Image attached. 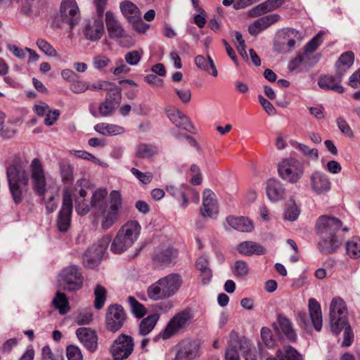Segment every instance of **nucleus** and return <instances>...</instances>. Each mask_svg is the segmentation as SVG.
Instances as JSON below:
<instances>
[{
    "label": "nucleus",
    "instance_id": "f257e3e1",
    "mask_svg": "<svg viewBox=\"0 0 360 360\" xmlns=\"http://www.w3.org/2000/svg\"><path fill=\"white\" fill-rule=\"evenodd\" d=\"M6 177L13 201L20 203L28 191V173L21 166L12 165L7 167Z\"/></svg>",
    "mask_w": 360,
    "mask_h": 360
},
{
    "label": "nucleus",
    "instance_id": "f03ea898",
    "mask_svg": "<svg viewBox=\"0 0 360 360\" xmlns=\"http://www.w3.org/2000/svg\"><path fill=\"white\" fill-rule=\"evenodd\" d=\"M181 283L179 274H169L149 286L147 290L148 296L155 301L170 297L178 291Z\"/></svg>",
    "mask_w": 360,
    "mask_h": 360
},
{
    "label": "nucleus",
    "instance_id": "7ed1b4c3",
    "mask_svg": "<svg viewBox=\"0 0 360 360\" xmlns=\"http://www.w3.org/2000/svg\"><path fill=\"white\" fill-rule=\"evenodd\" d=\"M140 231L141 226L136 221L127 222L112 240L111 251L115 254H120L127 250L137 240Z\"/></svg>",
    "mask_w": 360,
    "mask_h": 360
},
{
    "label": "nucleus",
    "instance_id": "20e7f679",
    "mask_svg": "<svg viewBox=\"0 0 360 360\" xmlns=\"http://www.w3.org/2000/svg\"><path fill=\"white\" fill-rule=\"evenodd\" d=\"M110 206L100 207L97 212V218L103 229H108L117 221L118 211L122 207L121 194L117 191L110 193Z\"/></svg>",
    "mask_w": 360,
    "mask_h": 360
},
{
    "label": "nucleus",
    "instance_id": "39448f33",
    "mask_svg": "<svg viewBox=\"0 0 360 360\" xmlns=\"http://www.w3.org/2000/svg\"><path fill=\"white\" fill-rule=\"evenodd\" d=\"M278 172L281 178L290 184L297 183L304 173V164L293 158L283 159L278 165Z\"/></svg>",
    "mask_w": 360,
    "mask_h": 360
},
{
    "label": "nucleus",
    "instance_id": "423d86ee",
    "mask_svg": "<svg viewBox=\"0 0 360 360\" xmlns=\"http://www.w3.org/2000/svg\"><path fill=\"white\" fill-rule=\"evenodd\" d=\"M107 1L108 0H94L98 18L86 22L83 29L84 35L87 39L91 41H98L101 38L103 34L104 26L102 16Z\"/></svg>",
    "mask_w": 360,
    "mask_h": 360
},
{
    "label": "nucleus",
    "instance_id": "0eeeda50",
    "mask_svg": "<svg viewBox=\"0 0 360 360\" xmlns=\"http://www.w3.org/2000/svg\"><path fill=\"white\" fill-rule=\"evenodd\" d=\"M347 314L346 304L342 298L336 297L332 299L330 304V325L334 334H339L346 326L345 318Z\"/></svg>",
    "mask_w": 360,
    "mask_h": 360
},
{
    "label": "nucleus",
    "instance_id": "6e6552de",
    "mask_svg": "<svg viewBox=\"0 0 360 360\" xmlns=\"http://www.w3.org/2000/svg\"><path fill=\"white\" fill-rule=\"evenodd\" d=\"M29 171L33 191L38 195L44 196L47 191V182L41 161L34 158L29 165Z\"/></svg>",
    "mask_w": 360,
    "mask_h": 360
},
{
    "label": "nucleus",
    "instance_id": "1a4fd4ad",
    "mask_svg": "<svg viewBox=\"0 0 360 360\" xmlns=\"http://www.w3.org/2000/svg\"><path fill=\"white\" fill-rule=\"evenodd\" d=\"M110 241L111 237L106 235L98 243L93 244L89 248L83 256L84 265L89 269L96 266L102 259Z\"/></svg>",
    "mask_w": 360,
    "mask_h": 360
},
{
    "label": "nucleus",
    "instance_id": "9d476101",
    "mask_svg": "<svg viewBox=\"0 0 360 360\" xmlns=\"http://www.w3.org/2000/svg\"><path fill=\"white\" fill-rule=\"evenodd\" d=\"M58 282L62 289L68 291L79 290L83 283L79 269L75 266L65 268L59 274Z\"/></svg>",
    "mask_w": 360,
    "mask_h": 360
},
{
    "label": "nucleus",
    "instance_id": "9b49d317",
    "mask_svg": "<svg viewBox=\"0 0 360 360\" xmlns=\"http://www.w3.org/2000/svg\"><path fill=\"white\" fill-rule=\"evenodd\" d=\"M192 318L191 311L188 310H184L176 314L169 321L162 332V338L168 339L188 326L191 323Z\"/></svg>",
    "mask_w": 360,
    "mask_h": 360
},
{
    "label": "nucleus",
    "instance_id": "f8f14e48",
    "mask_svg": "<svg viewBox=\"0 0 360 360\" xmlns=\"http://www.w3.org/2000/svg\"><path fill=\"white\" fill-rule=\"evenodd\" d=\"M72 212V194L69 189H65L63 195V205L58 214L57 226L60 231H66L71 221Z\"/></svg>",
    "mask_w": 360,
    "mask_h": 360
},
{
    "label": "nucleus",
    "instance_id": "ddd939ff",
    "mask_svg": "<svg viewBox=\"0 0 360 360\" xmlns=\"http://www.w3.org/2000/svg\"><path fill=\"white\" fill-rule=\"evenodd\" d=\"M127 319L126 313L121 305L112 304L108 307L105 325L108 330L115 333L123 326Z\"/></svg>",
    "mask_w": 360,
    "mask_h": 360
},
{
    "label": "nucleus",
    "instance_id": "4468645a",
    "mask_svg": "<svg viewBox=\"0 0 360 360\" xmlns=\"http://www.w3.org/2000/svg\"><path fill=\"white\" fill-rule=\"evenodd\" d=\"M133 338L124 334L120 335L113 342L110 352L115 359H127L134 350Z\"/></svg>",
    "mask_w": 360,
    "mask_h": 360
},
{
    "label": "nucleus",
    "instance_id": "2eb2a0df",
    "mask_svg": "<svg viewBox=\"0 0 360 360\" xmlns=\"http://www.w3.org/2000/svg\"><path fill=\"white\" fill-rule=\"evenodd\" d=\"M176 348L174 360H194L199 356L200 345L197 340L186 339Z\"/></svg>",
    "mask_w": 360,
    "mask_h": 360
},
{
    "label": "nucleus",
    "instance_id": "dca6fc26",
    "mask_svg": "<svg viewBox=\"0 0 360 360\" xmlns=\"http://www.w3.org/2000/svg\"><path fill=\"white\" fill-rule=\"evenodd\" d=\"M62 21L70 25L72 28L78 23L80 13L75 0H62L60 8Z\"/></svg>",
    "mask_w": 360,
    "mask_h": 360
},
{
    "label": "nucleus",
    "instance_id": "f3484780",
    "mask_svg": "<svg viewBox=\"0 0 360 360\" xmlns=\"http://www.w3.org/2000/svg\"><path fill=\"white\" fill-rule=\"evenodd\" d=\"M342 221L334 217L323 215L316 221V230L320 236H335Z\"/></svg>",
    "mask_w": 360,
    "mask_h": 360
},
{
    "label": "nucleus",
    "instance_id": "a211bd4d",
    "mask_svg": "<svg viewBox=\"0 0 360 360\" xmlns=\"http://www.w3.org/2000/svg\"><path fill=\"white\" fill-rule=\"evenodd\" d=\"M311 191L316 195H323L330 191L331 184L326 174L321 172H314L310 176Z\"/></svg>",
    "mask_w": 360,
    "mask_h": 360
},
{
    "label": "nucleus",
    "instance_id": "6ab92c4d",
    "mask_svg": "<svg viewBox=\"0 0 360 360\" xmlns=\"http://www.w3.org/2000/svg\"><path fill=\"white\" fill-rule=\"evenodd\" d=\"M105 25L108 35L112 39H120L127 37L125 30L115 15L110 11L105 13Z\"/></svg>",
    "mask_w": 360,
    "mask_h": 360
},
{
    "label": "nucleus",
    "instance_id": "aec40b11",
    "mask_svg": "<svg viewBox=\"0 0 360 360\" xmlns=\"http://www.w3.org/2000/svg\"><path fill=\"white\" fill-rule=\"evenodd\" d=\"M76 335L81 343L91 352L97 349L98 338L95 331L89 328H79L76 330Z\"/></svg>",
    "mask_w": 360,
    "mask_h": 360
},
{
    "label": "nucleus",
    "instance_id": "412c9836",
    "mask_svg": "<svg viewBox=\"0 0 360 360\" xmlns=\"http://www.w3.org/2000/svg\"><path fill=\"white\" fill-rule=\"evenodd\" d=\"M281 18L278 14H271L261 17L249 25V33L252 36L257 35L260 32L266 29Z\"/></svg>",
    "mask_w": 360,
    "mask_h": 360
},
{
    "label": "nucleus",
    "instance_id": "4be33fe9",
    "mask_svg": "<svg viewBox=\"0 0 360 360\" xmlns=\"http://www.w3.org/2000/svg\"><path fill=\"white\" fill-rule=\"evenodd\" d=\"M218 212V207L215 194L209 189L205 190L203 193L202 208L201 214L202 216L214 217Z\"/></svg>",
    "mask_w": 360,
    "mask_h": 360
},
{
    "label": "nucleus",
    "instance_id": "5701e85b",
    "mask_svg": "<svg viewBox=\"0 0 360 360\" xmlns=\"http://www.w3.org/2000/svg\"><path fill=\"white\" fill-rule=\"evenodd\" d=\"M176 256V251L169 245H161L155 253L153 259L160 266H167Z\"/></svg>",
    "mask_w": 360,
    "mask_h": 360
},
{
    "label": "nucleus",
    "instance_id": "b1692460",
    "mask_svg": "<svg viewBox=\"0 0 360 360\" xmlns=\"http://www.w3.org/2000/svg\"><path fill=\"white\" fill-rule=\"evenodd\" d=\"M342 75V73L338 72L336 77L330 75L321 77L318 80V85L323 89H330L341 94L344 91V88L340 84Z\"/></svg>",
    "mask_w": 360,
    "mask_h": 360
},
{
    "label": "nucleus",
    "instance_id": "393cba45",
    "mask_svg": "<svg viewBox=\"0 0 360 360\" xmlns=\"http://www.w3.org/2000/svg\"><path fill=\"white\" fill-rule=\"evenodd\" d=\"M167 115L170 121L179 129L191 131L193 127L189 119L176 108L167 110Z\"/></svg>",
    "mask_w": 360,
    "mask_h": 360
},
{
    "label": "nucleus",
    "instance_id": "a878e982",
    "mask_svg": "<svg viewBox=\"0 0 360 360\" xmlns=\"http://www.w3.org/2000/svg\"><path fill=\"white\" fill-rule=\"evenodd\" d=\"M284 0H267L252 8L249 11V15L252 18L264 15L281 7Z\"/></svg>",
    "mask_w": 360,
    "mask_h": 360
},
{
    "label": "nucleus",
    "instance_id": "bb28decb",
    "mask_svg": "<svg viewBox=\"0 0 360 360\" xmlns=\"http://www.w3.org/2000/svg\"><path fill=\"white\" fill-rule=\"evenodd\" d=\"M226 222L230 227L240 232H251L254 228L252 222L244 217L229 216Z\"/></svg>",
    "mask_w": 360,
    "mask_h": 360
},
{
    "label": "nucleus",
    "instance_id": "cd10ccee",
    "mask_svg": "<svg viewBox=\"0 0 360 360\" xmlns=\"http://www.w3.org/2000/svg\"><path fill=\"white\" fill-rule=\"evenodd\" d=\"M309 311L311 322L316 330L319 331L322 328V313L319 302L314 298L309 300Z\"/></svg>",
    "mask_w": 360,
    "mask_h": 360
},
{
    "label": "nucleus",
    "instance_id": "c85d7f7f",
    "mask_svg": "<svg viewBox=\"0 0 360 360\" xmlns=\"http://www.w3.org/2000/svg\"><path fill=\"white\" fill-rule=\"evenodd\" d=\"M266 193L270 200L278 201L284 196L285 188L280 181L269 179L267 182Z\"/></svg>",
    "mask_w": 360,
    "mask_h": 360
},
{
    "label": "nucleus",
    "instance_id": "c756f323",
    "mask_svg": "<svg viewBox=\"0 0 360 360\" xmlns=\"http://www.w3.org/2000/svg\"><path fill=\"white\" fill-rule=\"evenodd\" d=\"M238 251L246 256L252 255H262L266 253V249L260 244L254 241H245L237 246Z\"/></svg>",
    "mask_w": 360,
    "mask_h": 360
},
{
    "label": "nucleus",
    "instance_id": "7c9ffc66",
    "mask_svg": "<svg viewBox=\"0 0 360 360\" xmlns=\"http://www.w3.org/2000/svg\"><path fill=\"white\" fill-rule=\"evenodd\" d=\"M303 360L302 355L292 347L285 346L278 349L276 357H269L266 360Z\"/></svg>",
    "mask_w": 360,
    "mask_h": 360
},
{
    "label": "nucleus",
    "instance_id": "2f4dec72",
    "mask_svg": "<svg viewBox=\"0 0 360 360\" xmlns=\"http://www.w3.org/2000/svg\"><path fill=\"white\" fill-rule=\"evenodd\" d=\"M94 129L103 136H116L124 133L123 127L114 124L99 123L95 125Z\"/></svg>",
    "mask_w": 360,
    "mask_h": 360
},
{
    "label": "nucleus",
    "instance_id": "473e14b6",
    "mask_svg": "<svg viewBox=\"0 0 360 360\" xmlns=\"http://www.w3.org/2000/svg\"><path fill=\"white\" fill-rule=\"evenodd\" d=\"M319 249L324 253H332L340 246L341 241L335 236H320Z\"/></svg>",
    "mask_w": 360,
    "mask_h": 360
},
{
    "label": "nucleus",
    "instance_id": "72a5a7b5",
    "mask_svg": "<svg viewBox=\"0 0 360 360\" xmlns=\"http://www.w3.org/2000/svg\"><path fill=\"white\" fill-rule=\"evenodd\" d=\"M195 63L198 68L205 72H209L214 77H217L218 75L217 70L214 63V61L207 56V58L203 56L198 55L195 58Z\"/></svg>",
    "mask_w": 360,
    "mask_h": 360
},
{
    "label": "nucleus",
    "instance_id": "f704fd0d",
    "mask_svg": "<svg viewBox=\"0 0 360 360\" xmlns=\"http://www.w3.org/2000/svg\"><path fill=\"white\" fill-rule=\"evenodd\" d=\"M120 9L129 22L135 19H139V17L141 15L139 8L134 4L129 1L122 2L120 4Z\"/></svg>",
    "mask_w": 360,
    "mask_h": 360
},
{
    "label": "nucleus",
    "instance_id": "c9c22d12",
    "mask_svg": "<svg viewBox=\"0 0 360 360\" xmlns=\"http://www.w3.org/2000/svg\"><path fill=\"white\" fill-rule=\"evenodd\" d=\"M278 328L285 335V336L290 340H295L296 338L295 332L292 328V323L285 316L279 314L278 316Z\"/></svg>",
    "mask_w": 360,
    "mask_h": 360
},
{
    "label": "nucleus",
    "instance_id": "e433bc0d",
    "mask_svg": "<svg viewBox=\"0 0 360 360\" xmlns=\"http://www.w3.org/2000/svg\"><path fill=\"white\" fill-rule=\"evenodd\" d=\"M159 317L158 314H153L142 319L139 323V334L145 336L150 333L157 324Z\"/></svg>",
    "mask_w": 360,
    "mask_h": 360
},
{
    "label": "nucleus",
    "instance_id": "4c0bfd02",
    "mask_svg": "<svg viewBox=\"0 0 360 360\" xmlns=\"http://www.w3.org/2000/svg\"><path fill=\"white\" fill-rule=\"evenodd\" d=\"M346 252L351 259L360 258V238L353 237L346 243Z\"/></svg>",
    "mask_w": 360,
    "mask_h": 360
},
{
    "label": "nucleus",
    "instance_id": "58836bf2",
    "mask_svg": "<svg viewBox=\"0 0 360 360\" xmlns=\"http://www.w3.org/2000/svg\"><path fill=\"white\" fill-rule=\"evenodd\" d=\"M158 148L151 144L141 143L136 150V156L139 158H150L158 153Z\"/></svg>",
    "mask_w": 360,
    "mask_h": 360
},
{
    "label": "nucleus",
    "instance_id": "ea45409f",
    "mask_svg": "<svg viewBox=\"0 0 360 360\" xmlns=\"http://www.w3.org/2000/svg\"><path fill=\"white\" fill-rule=\"evenodd\" d=\"M300 214V210L294 200L290 199L288 202L284 213V219L293 221L296 220Z\"/></svg>",
    "mask_w": 360,
    "mask_h": 360
},
{
    "label": "nucleus",
    "instance_id": "a19ab883",
    "mask_svg": "<svg viewBox=\"0 0 360 360\" xmlns=\"http://www.w3.org/2000/svg\"><path fill=\"white\" fill-rule=\"evenodd\" d=\"M128 303L130 307L131 312L137 318H141L146 314V307L138 302L134 297L129 296L128 297Z\"/></svg>",
    "mask_w": 360,
    "mask_h": 360
},
{
    "label": "nucleus",
    "instance_id": "79ce46f5",
    "mask_svg": "<svg viewBox=\"0 0 360 360\" xmlns=\"http://www.w3.org/2000/svg\"><path fill=\"white\" fill-rule=\"evenodd\" d=\"M53 304L58 309L60 314H65L68 310V302L65 294L58 292L53 300Z\"/></svg>",
    "mask_w": 360,
    "mask_h": 360
},
{
    "label": "nucleus",
    "instance_id": "37998d69",
    "mask_svg": "<svg viewBox=\"0 0 360 360\" xmlns=\"http://www.w3.org/2000/svg\"><path fill=\"white\" fill-rule=\"evenodd\" d=\"M95 302L94 306L97 309H101L106 300V290L101 285H97L94 290Z\"/></svg>",
    "mask_w": 360,
    "mask_h": 360
},
{
    "label": "nucleus",
    "instance_id": "c03bdc74",
    "mask_svg": "<svg viewBox=\"0 0 360 360\" xmlns=\"http://www.w3.org/2000/svg\"><path fill=\"white\" fill-rule=\"evenodd\" d=\"M93 319L92 313L90 310L84 309L76 313L74 316V321L77 325L89 324Z\"/></svg>",
    "mask_w": 360,
    "mask_h": 360
},
{
    "label": "nucleus",
    "instance_id": "a18cd8bd",
    "mask_svg": "<svg viewBox=\"0 0 360 360\" xmlns=\"http://www.w3.org/2000/svg\"><path fill=\"white\" fill-rule=\"evenodd\" d=\"M285 34L288 37L287 46L289 50L293 48L302 39V35L300 32L293 28L288 29Z\"/></svg>",
    "mask_w": 360,
    "mask_h": 360
},
{
    "label": "nucleus",
    "instance_id": "49530a36",
    "mask_svg": "<svg viewBox=\"0 0 360 360\" xmlns=\"http://www.w3.org/2000/svg\"><path fill=\"white\" fill-rule=\"evenodd\" d=\"M37 47L46 56L51 57H58L56 50L48 41L43 39H39L36 41Z\"/></svg>",
    "mask_w": 360,
    "mask_h": 360
},
{
    "label": "nucleus",
    "instance_id": "de8ad7c7",
    "mask_svg": "<svg viewBox=\"0 0 360 360\" xmlns=\"http://www.w3.org/2000/svg\"><path fill=\"white\" fill-rule=\"evenodd\" d=\"M293 146L307 157L314 160L319 158L318 150L316 148H310L308 146L301 143H295Z\"/></svg>",
    "mask_w": 360,
    "mask_h": 360
},
{
    "label": "nucleus",
    "instance_id": "09e8293b",
    "mask_svg": "<svg viewBox=\"0 0 360 360\" xmlns=\"http://www.w3.org/2000/svg\"><path fill=\"white\" fill-rule=\"evenodd\" d=\"M89 89L92 91H98L103 89L107 91H115V93H119V88L115 86L114 84L105 82V81H98L96 83H94L89 85Z\"/></svg>",
    "mask_w": 360,
    "mask_h": 360
},
{
    "label": "nucleus",
    "instance_id": "8fccbe9b",
    "mask_svg": "<svg viewBox=\"0 0 360 360\" xmlns=\"http://www.w3.org/2000/svg\"><path fill=\"white\" fill-rule=\"evenodd\" d=\"M233 274L236 276L243 278L249 274L248 264L243 260H238L233 266Z\"/></svg>",
    "mask_w": 360,
    "mask_h": 360
},
{
    "label": "nucleus",
    "instance_id": "3c124183",
    "mask_svg": "<svg viewBox=\"0 0 360 360\" xmlns=\"http://www.w3.org/2000/svg\"><path fill=\"white\" fill-rule=\"evenodd\" d=\"M60 171L62 180L64 183H68L72 180L73 169L70 165L65 162H60Z\"/></svg>",
    "mask_w": 360,
    "mask_h": 360
},
{
    "label": "nucleus",
    "instance_id": "603ef678",
    "mask_svg": "<svg viewBox=\"0 0 360 360\" xmlns=\"http://www.w3.org/2000/svg\"><path fill=\"white\" fill-rule=\"evenodd\" d=\"M108 192L106 189L98 188L96 190L91 198V205L92 207L99 206L105 198Z\"/></svg>",
    "mask_w": 360,
    "mask_h": 360
},
{
    "label": "nucleus",
    "instance_id": "864d4df0",
    "mask_svg": "<svg viewBox=\"0 0 360 360\" xmlns=\"http://www.w3.org/2000/svg\"><path fill=\"white\" fill-rule=\"evenodd\" d=\"M321 34H317L312 39H311L304 47V56L309 53L314 52L318 46L321 44Z\"/></svg>",
    "mask_w": 360,
    "mask_h": 360
},
{
    "label": "nucleus",
    "instance_id": "5fc2aeb1",
    "mask_svg": "<svg viewBox=\"0 0 360 360\" xmlns=\"http://www.w3.org/2000/svg\"><path fill=\"white\" fill-rule=\"evenodd\" d=\"M240 347L243 351V355L245 360L257 359L256 352L252 350V348L248 341L244 340L243 342H241Z\"/></svg>",
    "mask_w": 360,
    "mask_h": 360
},
{
    "label": "nucleus",
    "instance_id": "6e6d98bb",
    "mask_svg": "<svg viewBox=\"0 0 360 360\" xmlns=\"http://www.w3.org/2000/svg\"><path fill=\"white\" fill-rule=\"evenodd\" d=\"M114 109L115 105L109 98H106L105 101L99 106V112L104 117L111 115Z\"/></svg>",
    "mask_w": 360,
    "mask_h": 360
},
{
    "label": "nucleus",
    "instance_id": "4d7b16f0",
    "mask_svg": "<svg viewBox=\"0 0 360 360\" xmlns=\"http://www.w3.org/2000/svg\"><path fill=\"white\" fill-rule=\"evenodd\" d=\"M66 354L68 360L83 359V356L79 348L75 345H69L67 347Z\"/></svg>",
    "mask_w": 360,
    "mask_h": 360
},
{
    "label": "nucleus",
    "instance_id": "13d9d810",
    "mask_svg": "<svg viewBox=\"0 0 360 360\" xmlns=\"http://www.w3.org/2000/svg\"><path fill=\"white\" fill-rule=\"evenodd\" d=\"M75 210L76 212L79 215H85L86 214L92 207L91 204H86L84 202V200H82L79 198H77V197H75Z\"/></svg>",
    "mask_w": 360,
    "mask_h": 360
},
{
    "label": "nucleus",
    "instance_id": "bf43d9fd",
    "mask_svg": "<svg viewBox=\"0 0 360 360\" xmlns=\"http://www.w3.org/2000/svg\"><path fill=\"white\" fill-rule=\"evenodd\" d=\"M131 172L144 184H148L152 181L153 174L150 172L143 173L134 167L131 169Z\"/></svg>",
    "mask_w": 360,
    "mask_h": 360
},
{
    "label": "nucleus",
    "instance_id": "052dcab7",
    "mask_svg": "<svg viewBox=\"0 0 360 360\" xmlns=\"http://www.w3.org/2000/svg\"><path fill=\"white\" fill-rule=\"evenodd\" d=\"M89 84L84 81L74 80L70 89L75 94H82L89 89Z\"/></svg>",
    "mask_w": 360,
    "mask_h": 360
},
{
    "label": "nucleus",
    "instance_id": "680f3d73",
    "mask_svg": "<svg viewBox=\"0 0 360 360\" xmlns=\"http://www.w3.org/2000/svg\"><path fill=\"white\" fill-rule=\"evenodd\" d=\"M41 356V360H63L62 355L53 353L49 346L42 348Z\"/></svg>",
    "mask_w": 360,
    "mask_h": 360
},
{
    "label": "nucleus",
    "instance_id": "e2e57ef3",
    "mask_svg": "<svg viewBox=\"0 0 360 360\" xmlns=\"http://www.w3.org/2000/svg\"><path fill=\"white\" fill-rule=\"evenodd\" d=\"M354 60V54L353 52L347 51L340 56L338 63L345 66L347 68H349L353 65Z\"/></svg>",
    "mask_w": 360,
    "mask_h": 360
},
{
    "label": "nucleus",
    "instance_id": "0e129e2a",
    "mask_svg": "<svg viewBox=\"0 0 360 360\" xmlns=\"http://www.w3.org/2000/svg\"><path fill=\"white\" fill-rule=\"evenodd\" d=\"M132 25L133 28L139 33L144 34L149 29L150 25L144 22L141 19V15L139 17V19H135L130 22Z\"/></svg>",
    "mask_w": 360,
    "mask_h": 360
},
{
    "label": "nucleus",
    "instance_id": "69168bd1",
    "mask_svg": "<svg viewBox=\"0 0 360 360\" xmlns=\"http://www.w3.org/2000/svg\"><path fill=\"white\" fill-rule=\"evenodd\" d=\"M336 122L339 129L342 134L349 138L353 137V131L345 120L342 117H338L337 118Z\"/></svg>",
    "mask_w": 360,
    "mask_h": 360
},
{
    "label": "nucleus",
    "instance_id": "338daca9",
    "mask_svg": "<svg viewBox=\"0 0 360 360\" xmlns=\"http://www.w3.org/2000/svg\"><path fill=\"white\" fill-rule=\"evenodd\" d=\"M141 58V55L138 51L134 50L125 54V61L130 65H136Z\"/></svg>",
    "mask_w": 360,
    "mask_h": 360
},
{
    "label": "nucleus",
    "instance_id": "774afa93",
    "mask_svg": "<svg viewBox=\"0 0 360 360\" xmlns=\"http://www.w3.org/2000/svg\"><path fill=\"white\" fill-rule=\"evenodd\" d=\"M110 62V60L108 58L102 55L96 56L93 58V65L94 68L98 70L106 67Z\"/></svg>",
    "mask_w": 360,
    "mask_h": 360
}]
</instances>
